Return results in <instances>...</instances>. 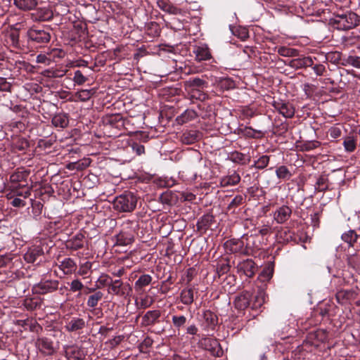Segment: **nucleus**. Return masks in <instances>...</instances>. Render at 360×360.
<instances>
[{"instance_id": "obj_42", "label": "nucleus", "mask_w": 360, "mask_h": 360, "mask_svg": "<svg viewBox=\"0 0 360 360\" xmlns=\"http://www.w3.org/2000/svg\"><path fill=\"white\" fill-rule=\"evenodd\" d=\"M278 53L283 57H296L299 56V51L286 46H281L278 49Z\"/></svg>"}, {"instance_id": "obj_32", "label": "nucleus", "mask_w": 360, "mask_h": 360, "mask_svg": "<svg viewBox=\"0 0 360 360\" xmlns=\"http://www.w3.org/2000/svg\"><path fill=\"white\" fill-rule=\"evenodd\" d=\"M200 138L199 132L195 130L185 131L182 136L181 141L185 144H192L197 141Z\"/></svg>"}, {"instance_id": "obj_60", "label": "nucleus", "mask_w": 360, "mask_h": 360, "mask_svg": "<svg viewBox=\"0 0 360 360\" xmlns=\"http://www.w3.org/2000/svg\"><path fill=\"white\" fill-rule=\"evenodd\" d=\"M311 68L317 76H322L326 72V67L323 64H314Z\"/></svg>"}, {"instance_id": "obj_28", "label": "nucleus", "mask_w": 360, "mask_h": 360, "mask_svg": "<svg viewBox=\"0 0 360 360\" xmlns=\"http://www.w3.org/2000/svg\"><path fill=\"white\" fill-rule=\"evenodd\" d=\"M180 300L184 304L191 305L194 301V289L193 288L183 289L180 293Z\"/></svg>"}, {"instance_id": "obj_48", "label": "nucleus", "mask_w": 360, "mask_h": 360, "mask_svg": "<svg viewBox=\"0 0 360 360\" xmlns=\"http://www.w3.org/2000/svg\"><path fill=\"white\" fill-rule=\"evenodd\" d=\"M186 321L187 319L184 315H174L172 318V323L177 330H180L186 324Z\"/></svg>"}, {"instance_id": "obj_30", "label": "nucleus", "mask_w": 360, "mask_h": 360, "mask_svg": "<svg viewBox=\"0 0 360 360\" xmlns=\"http://www.w3.org/2000/svg\"><path fill=\"white\" fill-rule=\"evenodd\" d=\"M155 3L161 10L169 14L177 15L181 13V10L174 6L171 1H155Z\"/></svg>"}, {"instance_id": "obj_39", "label": "nucleus", "mask_w": 360, "mask_h": 360, "mask_svg": "<svg viewBox=\"0 0 360 360\" xmlns=\"http://www.w3.org/2000/svg\"><path fill=\"white\" fill-rule=\"evenodd\" d=\"M270 156L267 155H263L254 162L252 167H255L257 169H264L268 166Z\"/></svg>"}, {"instance_id": "obj_22", "label": "nucleus", "mask_w": 360, "mask_h": 360, "mask_svg": "<svg viewBox=\"0 0 360 360\" xmlns=\"http://www.w3.org/2000/svg\"><path fill=\"white\" fill-rule=\"evenodd\" d=\"M202 318L204 325L208 328L214 329V326L217 324L218 318L217 315L210 310L204 311Z\"/></svg>"}, {"instance_id": "obj_59", "label": "nucleus", "mask_w": 360, "mask_h": 360, "mask_svg": "<svg viewBox=\"0 0 360 360\" xmlns=\"http://www.w3.org/2000/svg\"><path fill=\"white\" fill-rule=\"evenodd\" d=\"M349 262L354 266L360 267V254L350 255L348 257Z\"/></svg>"}, {"instance_id": "obj_53", "label": "nucleus", "mask_w": 360, "mask_h": 360, "mask_svg": "<svg viewBox=\"0 0 360 360\" xmlns=\"http://www.w3.org/2000/svg\"><path fill=\"white\" fill-rule=\"evenodd\" d=\"M200 89H199L195 90V91H192L191 92H189L188 94L191 95V97L192 98H195V99L203 101L207 98V95L206 94H205L204 92H202V91H200Z\"/></svg>"}, {"instance_id": "obj_45", "label": "nucleus", "mask_w": 360, "mask_h": 360, "mask_svg": "<svg viewBox=\"0 0 360 360\" xmlns=\"http://www.w3.org/2000/svg\"><path fill=\"white\" fill-rule=\"evenodd\" d=\"M146 32L148 34L152 37H158L160 35V30L159 25L155 22H150L146 25Z\"/></svg>"}, {"instance_id": "obj_51", "label": "nucleus", "mask_w": 360, "mask_h": 360, "mask_svg": "<svg viewBox=\"0 0 360 360\" xmlns=\"http://www.w3.org/2000/svg\"><path fill=\"white\" fill-rule=\"evenodd\" d=\"M84 288V284L79 279H74L70 283V290L72 292H78Z\"/></svg>"}, {"instance_id": "obj_21", "label": "nucleus", "mask_w": 360, "mask_h": 360, "mask_svg": "<svg viewBox=\"0 0 360 360\" xmlns=\"http://www.w3.org/2000/svg\"><path fill=\"white\" fill-rule=\"evenodd\" d=\"M44 254V251L40 247H34L30 248L24 255L25 260L28 263H34L37 259Z\"/></svg>"}, {"instance_id": "obj_31", "label": "nucleus", "mask_w": 360, "mask_h": 360, "mask_svg": "<svg viewBox=\"0 0 360 360\" xmlns=\"http://www.w3.org/2000/svg\"><path fill=\"white\" fill-rule=\"evenodd\" d=\"M51 122L56 127L65 128L68 127L69 124V120L66 114L58 113L53 117Z\"/></svg>"}, {"instance_id": "obj_16", "label": "nucleus", "mask_w": 360, "mask_h": 360, "mask_svg": "<svg viewBox=\"0 0 360 360\" xmlns=\"http://www.w3.org/2000/svg\"><path fill=\"white\" fill-rule=\"evenodd\" d=\"M86 327L84 319L79 317H72L65 326L68 332L74 333L83 330Z\"/></svg>"}, {"instance_id": "obj_57", "label": "nucleus", "mask_w": 360, "mask_h": 360, "mask_svg": "<svg viewBox=\"0 0 360 360\" xmlns=\"http://www.w3.org/2000/svg\"><path fill=\"white\" fill-rule=\"evenodd\" d=\"M320 146V142L317 141H309L302 145V150L305 151H310L318 148Z\"/></svg>"}, {"instance_id": "obj_34", "label": "nucleus", "mask_w": 360, "mask_h": 360, "mask_svg": "<svg viewBox=\"0 0 360 360\" xmlns=\"http://www.w3.org/2000/svg\"><path fill=\"white\" fill-rule=\"evenodd\" d=\"M345 55L339 51H330L326 53V59L331 63L342 65Z\"/></svg>"}, {"instance_id": "obj_7", "label": "nucleus", "mask_w": 360, "mask_h": 360, "mask_svg": "<svg viewBox=\"0 0 360 360\" xmlns=\"http://www.w3.org/2000/svg\"><path fill=\"white\" fill-rule=\"evenodd\" d=\"M273 106L280 114L286 118H291L295 115V108L290 102L283 101L282 100L274 101L273 102Z\"/></svg>"}, {"instance_id": "obj_25", "label": "nucleus", "mask_w": 360, "mask_h": 360, "mask_svg": "<svg viewBox=\"0 0 360 360\" xmlns=\"http://www.w3.org/2000/svg\"><path fill=\"white\" fill-rule=\"evenodd\" d=\"M214 221V217L212 214H206L202 216L198 221L196 226L198 231H205L209 229Z\"/></svg>"}, {"instance_id": "obj_9", "label": "nucleus", "mask_w": 360, "mask_h": 360, "mask_svg": "<svg viewBox=\"0 0 360 360\" xmlns=\"http://www.w3.org/2000/svg\"><path fill=\"white\" fill-rule=\"evenodd\" d=\"M200 343L213 356H221L223 355V350L216 339L205 338L201 340Z\"/></svg>"}, {"instance_id": "obj_17", "label": "nucleus", "mask_w": 360, "mask_h": 360, "mask_svg": "<svg viewBox=\"0 0 360 360\" xmlns=\"http://www.w3.org/2000/svg\"><path fill=\"white\" fill-rule=\"evenodd\" d=\"M251 294L249 292H243L236 297L234 300V306L239 310H244L250 304Z\"/></svg>"}, {"instance_id": "obj_63", "label": "nucleus", "mask_w": 360, "mask_h": 360, "mask_svg": "<svg viewBox=\"0 0 360 360\" xmlns=\"http://www.w3.org/2000/svg\"><path fill=\"white\" fill-rule=\"evenodd\" d=\"M330 136L333 139H337L341 136V130L340 128L336 127H331L329 131Z\"/></svg>"}, {"instance_id": "obj_56", "label": "nucleus", "mask_w": 360, "mask_h": 360, "mask_svg": "<svg viewBox=\"0 0 360 360\" xmlns=\"http://www.w3.org/2000/svg\"><path fill=\"white\" fill-rule=\"evenodd\" d=\"M230 266L228 263H219L217 266V273L219 276L227 273L229 271Z\"/></svg>"}, {"instance_id": "obj_10", "label": "nucleus", "mask_w": 360, "mask_h": 360, "mask_svg": "<svg viewBox=\"0 0 360 360\" xmlns=\"http://www.w3.org/2000/svg\"><path fill=\"white\" fill-rule=\"evenodd\" d=\"M161 311L158 309L148 311L141 318V325L143 327L153 326L160 322Z\"/></svg>"}, {"instance_id": "obj_6", "label": "nucleus", "mask_w": 360, "mask_h": 360, "mask_svg": "<svg viewBox=\"0 0 360 360\" xmlns=\"http://www.w3.org/2000/svg\"><path fill=\"white\" fill-rule=\"evenodd\" d=\"M35 347L44 355H52L55 352L53 342L46 337H39L35 340Z\"/></svg>"}, {"instance_id": "obj_49", "label": "nucleus", "mask_w": 360, "mask_h": 360, "mask_svg": "<svg viewBox=\"0 0 360 360\" xmlns=\"http://www.w3.org/2000/svg\"><path fill=\"white\" fill-rule=\"evenodd\" d=\"M315 188L318 191H325L328 189V179L323 176H321L318 178Z\"/></svg>"}, {"instance_id": "obj_26", "label": "nucleus", "mask_w": 360, "mask_h": 360, "mask_svg": "<svg viewBox=\"0 0 360 360\" xmlns=\"http://www.w3.org/2000/svg\"><path fill=\"white\" fill-rule=\"evenodd\" d=\"M58 267L65 274H70L76 270L77 265L72 258L68 257L60 262Z\"/></svg>"}, {"instance_id": "obj_41", "label": "nucleus", "mask_w": 360, "mask_h": 360, "mask_svg": "<svg viewBox=\"0 0 360 360\" xmlns=\"http://www.w3.org/2000/svg\"><path fill=\"white\" fill-rule=\"evenodd\" d=\"M27 176L26 171H16L10 176V181L15 184L25 181Z\"/></svg>"}, {"instance_id": "obj_33", "label": "nucleus", "mask_w": 360, "mask_h": 360, "mask_svg": "<svg viewBox=\"0 0 360 360\" xmlns=\"http://www.w3.org/2000/svg\"><path fill=\"white\" fill-rule=\"evenodd\" d=\"M152 276L149 274L141 275L134 283V288L136 291H141L143 288L150 284Z\"/></svg>"}, {"instance_id": "obj_2", "label": "nucleus", "mask_w": 360, "mask_h": 360, "mask_svg": "<svg viewBox=\"0 0 360 360\" xmlns=\"http://www.w3.org/2000/svg\"><path fill=\"white\" fill-rule=\"evenodd\" d=\"M360 18L353 12L338 13L334 19L337 28L342 30H351L359 25Z\"/></svg>"}, {"instance_id": "obj_8", "label": "nucleus", "mask_w": 360, "mask_h": 360, "mask_svg": "<svg viewBox=\"0 0 360 360\" xmlns=\"http://www.w3.org/2000/svg\"><path fill=\"white\" fill-rule=\"evenodd\" d=\"M65 356L68 360H84L86 354L84 349L76 345H67L64 347Z\"/></svg>"}, {"instance_id": "obj_37", "label": "nucleus", "mask_w": 360, "mask_h": 360, "mask_svg": "<svg viewBox=\"0 0 360 360\" xmlns=\"http://www.w3.org/2000/svg\"><path fill=\"white\" fill-rule=\"evenodd\" d=\"M342 66L352 65L356 68H360V56H345L342 63Z\"/></svg>"}, {"instance_id": "obj_13", "label": "nucleus", "mask_w": 360, "mask_h": 360, "mask_svg": "<svg viewBox=\"0 0 360 360\" xmlns=\"http://www.w3.org/2000/svg\"><path fill=\"white\" fill-rule=\"evenodd\" d=\"M292 214V209L287 205L279 207L274 213V219L278 224H283Z\"/></svg>"}, {"instance_id": "obj_55", "label": "nucleus", "mask_w": 360, "mask_h": 360, "mask_svg": "<svg viewBox=\"0 0 360 360\" xmlns=\"http://www.w3.org/2000/svg\"><path fill=\"white\" fill-rule=\"evenodd\" d=\"M309 1H300V7L302 9L304 10L306 8V14L309 15H313L314 14H319V11H316L314 8H311L309 7L308 3Z\"/></svg>"}, {"instance_id": "obj_38", "label": "nucleus", "mask_w": 360, "mask_h": 360, "mask_svg": "<svg viewBox=\"0 0 360 360\" xmlns=\"http://www.w3.org/2000/svg\"><path fill=\"white\" fill-rule=\"evenodd\" d=\"M343 146L347 152L354 151L356 148V139L351 136H346L343 141Z\"/></svg>"}, {"instance_id": "obj_58", "label": "nucleus", "mask_w": 360, "mask_h": 360, "mask_svg": "<svg viewBox=\"0 0 360 360\" xmlns=\"http://www.w3.org/2000/svg\"><path fill=\"white\" fill-rule=\"evenodd\" d=\"M11 84L7 82L4 77H0V91H11Z\"/></svg>"}, {"instance_id": "obj_3", "label": "nucleus", "mask_w": 360, "mask_h": 360, "mask_svg": "<svg viewBox=\"0 0 360 360\" xmlns=\"http://www.w3.org/2000/svg\"><path fill=\"white\" fill-rule=\"evenodd\" d=\"M28 39L39 44H47L51 40V29L49 27L33 26L27 31Z\"/></svg>"}, {"instance_id": "obj_43", "label": "nucleus", "mask_w": 360, "mask_h": 360, "mask_svg": "<svg viewBox=\"0 0 360 360\" xmlns=\"http://www.w3.org/2000/svg\"><path fill=\"white\" fill-rule=\"evenodd\" d=\"M245 202V197L241 195H238L235 196L231 202L229 204L227 207V210L229 211H232L233 212L235 211L236 208L238 206L243 205Z\"/></svg>"}, {"instance_id": "obj_23", "label": "nucleus", "mask_w": 360, "mask_h": 360, "mask_svg": "<svg viewBox=\"0 0 360 360\" xmlns=\"http://www.w3.org/2000/svg\"><path fill=\"white\" fill-rule=\"evenodd\" d=\"M277 238L280 243L296 242L295 233L287 228L281 229L277 233Z\"/></svg>"}, {"instance_id": "obj_50", "label": "nucleus", "mask_w": 360, "mask_h": 360, "mask_svg": "<svg viewBox=\"0 0 360 360\" xmlns=\"http://www.w3.org/2000/svg\"><path fill=\"white\" fill-rule=\"evenodd\" d=\"M264 303V292L262 290L259 291L255 297V301L252 303V308L257 309L261 307Z\"/></svg>"}, {"instance_id": "obj_4", "label": "nucleus", "mask_w": 360, "mask_h": 360, "mask_svg": "<svg viewBox=\"0 0 360 360\" xmlns=\"http://www.w3.org/2000/svg\"><path fill=\"white\" fill-rule=\"evenodd\" d=\"M107 292L109 295L126 298L131 295L132 288L129 283L116 279L112 280L110 288H107Z\"/></svg>"}, {"instance_id": "obj_15", "label": "nucleus", "mask_w": 360, "mask_h": 360, "mask_svg": "<svg viewBox=\"0 0 360 360\" xmlns=\"http://www.w3.org/2000/svg\"><path fill=\"white\" fill-rule=\"evenodd\" d=\"M84 234L78 233L66 241L65 247L74 251L82 249L84 247Z\"/></svg>"}, {"instance_id": "obj_62", "label": "nucleus", "mask_w": 360, "mask_h": 360, "mask_svg": "<svg viewBox=\"0 0 360 360\" xmlns=\"http://www.w3.org/2000/svg\"><path fill=\"white\" fill-rule=\"evenodd\" d=\"M12 191L16 196H21L24 198H27L31 195V190L28 187H27L26 190L24 191H20L18 189H12Z\"/></svg>"}, {"instance_id": "obj_20", "label": "nucleus", "mask_w": 360, "mask_h": 360, "mask_svg": "<svg viewBox=\"0 0 360 360\" xmlns=\"http://www.w3.org/2000/svg\"><path fill=\"white\" fill-rule=\"evenodd\" d=\"M229 160L236 164L245 165L250 162L251 158L247 154L235 150L229 153Z\"/></svg>"}, {"instance_id": "obj_12", "label": "nucleus", "mask_w": 360, "mask_h": 360, "mask_svg": "<svg viewBox=\"0 0 360 360\" xmlns=\"http://www.w3.org/2000/svg\"><path fill=\"white\" fill-rule=\"evenodd\" d=\"M307 339L311 345L319 346L320 342H324L328 340V333L326 330L317 329L309 333Z\"/></svg>"}, {"instance_id": "obj_44", "label": "nucleus", "mask_w": 360, "mask_h": 360, "mask_svg": "<svg viewBox=\"0 0 360 360\" xmlns=\"http://www.w3.org/2000/svg\"><path fill=\"white\" fill-rule=\"evenodd\" d=\"M276 174L278 179H290L292 176L290 171L285 165L278 167L276 170Z\"/></svg>"}, {"instance_id": "obj_64", "label": "nucleus", "mask_w": 360, "mask_h": 360, "mask_svg": "<svg viewBox=\"0 0 360 360\" xmlns=\"http://www.w3.org/2000/svg\"><path fill=\"white\" fill-rule=\"evenodd\" d=\"M11 204L15 207H22L26 205V202L18 198H15L11 201Z\"/></svg>"}, {"instance_id": "obj_24", "label": "nucleus", "mask_w": 360, "mask_h": 360, "mask_svg": "<svg viewBox=\"0 0 360 360\" xmlns=\"http://www.w3.org/2000/svg\"><path fill=\"white\" fill-rule=\"evenodd\" d=\"M240 181V175L233 172L232 174L222 177L220 180V185L222 187L237 185Z\"/></svg>"}, {"instance_id": "obj_54", "label": "nucleus", "mask_w": 360, "mask_h": 360, "mask_svg": "<svg viewBox=\"0 0 360 360\" xmlns=\"http://www.w3.org/2000/svg\"><path fill=\"white\" fill-rule=\"evenodd\" d=\"M87 80V78L84 76L82 72L80 70H76L74 74L73 81L79 84L82 85L85 83Z\"/></svg>"}, {"instance_id": "obj_47", "label": "nucleus", "mask_w": 360, "mask_h": 360, "mask_svg": "<svg viewBox=\"0 0 360 360\" xmlns=\"http://www.w3.org/2000/svg\"><path fill=\"white\" fill-rule=\"evenodd\" d=\"M14 4L21 10H32L37 5V1H13Z\"/></svg>"}, {"instance_id": "obj_46", "label": "nucleus", "mask_w": 360, "mask_h": 360, "mask_svg": "<svg viewBox=\"0 0 360 360\" xmlns=\"http://www.w3.org/2000/svg\"><path fill=\"white\" fill-rule=\"evenodd\" d=\"M112 278L108 274H103L98 278L96 283H98V288L108 287L110 288Z\"/></svg>"}, {"instance_id": "obj_29", "label": "nucleus", "mask_w": 360, "mask_h": 360, "mask_svg": "<svg viewBox=\"0 0 360 360\" xmlns=\"http://www.w3.org/2000/svg\"><path fill=\"white\" fill-rule=\"evenodd\" d=\"M198 116L197 112L192 109L186 110L181 115L176 119L179 124H184L191 120L195 119Z\"/></svg>"}, {"instance_id": "obj_61", "label": "nucleus", "mask_w": 360, "mask_h": 360, "mask_svg": "<svg viewBox=\"0 0 360 360\" xmlns=\"http://www.w3.org/2000/svg\"><path fill=\"white\" fill-rule=\"evenodd\" d=\"M131 147L133 151L135 152L138 155H141L142 154L145 153V147L141 144L134 143Z\"/></svg>"}, {"instance_id": "obj_5", "label": "nucleus", "mask_w": 360, "mask_h": 360, "mask_svg": "<svg viewBox=\"0 0 360 360\" xmlns=\"http://www.w3.org/2000/svg\"><path fill=\"white\" fill-rule=\"evenodd\" d=\"M58 280H46L41 281L33 286L32 290L39 295H45L56 291L58 288Z\"/></svg>"}, {"instance_id": "obj_35", "label": "nucleus", "mask_w": 360, "mask_h": 360, "mask_svg": "<svg viewBox=\"0 0 360 360\" xmlns=\"http://www.w3.org/2000/svg\"><path fill=\"white\" fill-rule=\"evenodd\" d=\"M103 293L101 291H96L89 296L86 304L90 308H94L98 302L103 299Z\"/></svg>"}, {"instance_id": "obj_11", "label": "nucleus", "mask_w": 360, "mask_h": 360, "mask_svg": "<svg viewBox=\"0 0 360 360\" xmlns=\"http://www.w3.org/2000/svg\"><path fill=\"white\" fill-rule=\"evenodd\" d=\"M237 269L238 272L244 274L249 278L253 277L257 270L255 263L250 259L243 260L238 263Z\"/></svg>"}, {"instance_id": "obj_1", "label": "nucleus", "mask_w": 360, "mask_h": 360, "mask_svg": "<svg viewBox=\"0 0 360 360\" xmlns=\"http://www.w3.org/2000/svg\"><path fill=\"white\" fill-rule=\"evenodd\" d=\"M137 204V197L131 192H125L117 196L113 202V208L120 212H131Z\"/></svg>"}, {"instance_id": "obj_14", "label": "nucleus", "mask_w": 360, "mask_h": 360, "mask_svg": "<svg viewBox=\"0 0 360 360\" xmlns=\"http://www.w3.org/2000/svg\"><path fill=\"white\" fill-rule=\"evenodd\" d=\"M288 65L295 69L307 68L308 67H312L314 65V60L310 56L297 58L290 60Z\"/></svg>"}, {"instance_id": "obj_40", "label": "nucleus", "mask_w": 360, "mask_h": 360, "mask_svg": "<svg viewBox=\"0 0 360 360\" xmlns=\"http://www.w3.org/2000/svg\"><path fill=\"white\" fill-rule=\"evenodd\" d=\"M96 93L94 89H82L75 94L76 98L80 101H86Z\"/></svg>"}, {"instance_id": "obj_36", "label": "nucleus", "mask_w": 360, "mask_h": 360, "mask_svg": "<svg viewBox=\"0 0 360 360\" xmlns=\"http://www.w3.org/2000/svg\"><path fill=\"white\" fill-rule=\"evenodd\" d=\"M341 238L349 246H353L358 239V235L356 234L355 231L349 230L348 231L342 233Z\"/></svg>"}, {"instance_id": "obj_18", "label": "nucleus", "mask_w": 360, "mask_h": 360, "mask_svg": "<svg viewBox=\"0 0 360 360\" xmlns=\"http://www.w3.org/2000/svg\"><path fill=\"white\" fill-rule=\"evenodd\" d=\"M193 53L195 56V60L199 62L207 60L212 58L210 50L206 44L196 46L194 48Z\"/></svg>"}, {"instance_id": "obj_52", "label": "nucleus", "mask_w": 360, "mask_h": 360, "mask_svg": "<svg viewBox=\"0 0 360 360\" xmlns=\"http://www.w3.org/2000/svg\"><path fill=\"white\" fill-rule=\"evenodd\" d=\"M92 264L90 262H85L79 266L77 274L80 276H86L91 269Z\"/></svg>"}, {"instance_id": "obj_19", "label": "nucleus", "mask_w": 360, "mask_h": 360, "mask_svg": "<svg viewBox=\"0 0 360 360\" xmlns=\"http://www.w3.org/2000/svg\"><path fill=\"white\" fill-rule=\"evenodd\" d=\"M206 85L207 82L198 77L190 78L184 82V86L188 93L199 89H203Z\"/></svg>"}, {"instance_id": "obj_27", "label": "nucleus", "mask_w": 360, "mask_h": 360, "mask_svg": "<svg viewBox=\"0 0 360 360\" xmlns=\"http://www.w3.org/2000/svg\"><path fill=\"white\" fill-rule=\"evenodd\" d=\"M117 245H127L134 241V235L128 231H121L117 236Z\"/></svg>"}]
</instances>
